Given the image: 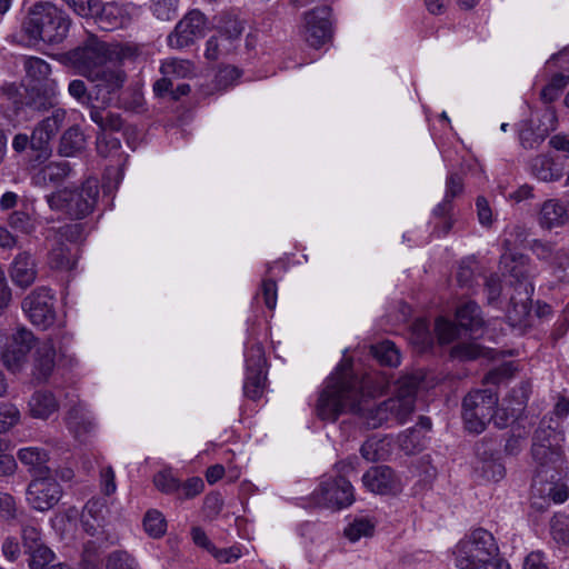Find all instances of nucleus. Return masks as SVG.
I'll use <instances>...</instances> for the list:
<instances>
[{
	"instance_id": "nucleus-39",
	"label": "nucleus",
	"mask_w": 569,
	"mask_h": 569,
	"mask_svg": "<svg viewBox=\"0 0 569 569\" xmlns=\"http://www.w3.org/2000/svg\"><path fill=\"white\" fill-rule=\"evenodd\" d=\"M24 70L29 82H56L49 78L51 72L50 64L37 57H29L24 61Z\"/></svg>"
},
{
	"instance_id": "nucleus-13",
	"label": "nucleus",
	"mask_w": 569,
	"mask_h": 569,
	"mask_svg": "<svg viewBox=\"0 0 569 569\" xmlns=\"http://www.w3.org/2000/svg\"><path fill=\"white\" fill-rule=\"evenodd\" d=\"M62 497V488L52 475L36 476L27 488V500L38 511L52 509Z\"/></svg>"
},
{
	"instance_id": "nucleus-49",
	"label": "nucleus",
	"mask_w": 569,
	"mask_h": 569,
	"mask_svg": "<svg viewBox=\"0 0 569 569\" xmlns=\"http://www.w3.org/2000/svg\"><path fill=\"white\" fill-rule=\"evenodd\" d=\"M100 563V546L91 540L86 542L81 555V569H98Z\"/></svg>"
},
{
	"instance_id": "nucleus-41",
	"label": "nucleus",
	"mask_w": 569,
	"mask_h": 569,
	"mask_svg": "<svg viewBox=\"0 0 569 569\" xmlns=\"http://www.w3.org/2000/svg\"><path fill=\"white\" fill-rule=\"evenodd\" d=\"M375 358L383 366L396 367L400 363V355L395 343L382 342L371 348Z\"/></svg>"
},
{
	"instance_id": "nucleus-31",
	"label": "nucleus",
	"mask_w": 569,
	"mask_h": 569,
	"mask_svg": "<svg viewBox=\"0 0 569 569\" xmlns=\"http://www.w3.org/2000/svg\"><path fill=\"white\" fill-rule=\"evenodd\" d=\"M527 257L519 254H503L500 259V269L508 273L515 281L513 288L520 287L523 282H530L526 267Z\"/></svg>"
},
{
	"instance_id": "nucleus-52",
	"label": "nucleus",
	"mask_w": 569,
	"mask_h": 569,
	"mask_svg": "<svg viewBox=\"0 0 569 569\" xmlns=\"http://www.w3.org/2000/svg\"><path fill=\"white\" fill-rule=\"evenodd\" d=\"M57 237L56 241H62V239L69 242H78L83 239L84 224L83 223H67L54 231Z\"/></svg>"
},
{
	"instance_id": "nucleus-21",
	"label": "nucleus",
	"mask_w": 569,
	"mask_h": 569,
	"mask_svg": "<svg viewBox=\"0 0 569 569\" xmlns=\"http://www.w3.org/2000/svg\"><path fill=\"white\" fill-rule=\"evenodd\" d=\"M32 357V377L39 383L47 382L53 375L57 362V351L51 339L36 343Z\"/></svg>"
},
{
	"instance_id": "nucleus-58",
	"label": "nucleus",
	"mask_w": 569,
	"mask_h": 569,
	"mask_svg": "<svg viewBox=\"0 0 569 569\" xmlns=\"http://www.w3.org/2000/svg\"><path fill=\"white\" fill-rule=\"evenodd\" d=\"M22 546L24 549V553L37 549L40 546H44L41 542V533L34 527H24L22 529Z\"/></svg>"
},
{
	"instance_id": "nucleus-27",
	"label": "nucleus",
	"mask_w": 569,
	"mask_h": 569,
	"mask_svg": "<svg viewBox=\"0 0 569 569\" xmlns=\"http://www.w3.org/2000/svg\"><path fill=\"white\" fill-rule=\"evenodd\" d=\"M106 109L99 103V106L91 107V111H89V118L99 127L101 134L123 130L124 136H127L129 127H126L122 117L119 113L106 111Z\"/></svg>"
},
{
	"instance_id": "nucleus-46",
	"label": "nucleus",
	"mask_w": 569,
	"mask_h": 569,
	"mask_svg": "<svg viewBox=\"0 0 569 569\" xmlns=\"http://www.w3.org/2000/svg\"><path fill=\"white\" fill-rule=\"evenodd\" d=\"M568 84L569 76L563 73H556L551 78L550 82L541 90V99L545 102L555 101Z\"/></svg>"
},
{
	"instance_id": "nucleus-40",
	"label": "nucleus",
	"mask_w": 569,
	"mask_h": 569,
	"mask_svg": "<svg viewBox=\"0 0 569 569\" xmlns=\"http://www.w3.org/2000/svg\"><path fill=\"white\" fill-rule=\"evenodd\" d=\"M26 555L28 556L27 561L30 569H48L53 565L56 559L53 551L46 545L40 546Z\"/></svg>"
},
{
	"instance_id": "nucleus-42",
	"label": "nucleus",
	"mask_w": 569,
	"mask_h": 569,
	"mask_svg": "<svg viewBox=\"0 0 569 569\" xmlns=\"http://www.w3.org/2000/svg\"><path fill=\"white\" fill-rule=\"evenodd\" d=\"M487 353L486 349L475 342H458L450 350L451 358L462 361L478 359Z\"/></svg>"
},
{
	"instance_id": "nucleus-51",
	"label": "nucleus",
	"mask_w": 569,
	"mask_h": 569,
	"mask_svg": "<svg viewBox=\"0 0 569 569\" xmlns=\"http://www.w3.org/2000/svg\"><path fill=\"white\" fill-rule=\"evenodd\" d=\"M552 268L555 277L560 282L569 284V252L566 249L557 250Z\"/></svg>"
},
{
	"instance_id": "nucleus-37",
	"label": "nucleus",
	"mask_w": 569,
	"mask_h": 569,
	"mask_svg": "<svg viewBox=\"0 0 569 569\" xmlns=\"http://www.w3.org/2000/svg\"><path fill=\"white\" fill-rule=\"evenodd\" d=\"M182 68L181 63L178 62H170L166 63L161 67V72L163 73V77L158 79L153 83V92L157 97L163 98V97H170L173 92V80L169 78V74H180V69Z\"/></svg>"
},
{
	"instance_id": "nucleus-36",
	"label": "nucleus",
	"mask_w": 569,
	"mask_h": 569,
	"mask_svg": "<svg viewBox=\"0 0 569 569\" xmlns=\"http://www.w3.org/2000/svg\"><path fill=\"white\" fill-rule=\"evenodd\" d=\"M49 264L52 269L71 270L76 264V259L67 244L62 241H56L49 252Z\"/></svg>"
},
{
	"instance_id": "nucleus-57",
	"label": "nucleus",
	"mask_w": 569,
	"mask_h": 569,
	"mask_svg": "<svg viewBox=\"0 0 569 569\" xmlns=\"http://www.w3.org/2000/svg\"><path fill=\"white\" fill-rule=\"evenodd\" d=\"M9 224L22 233L32 232L34 226L30 216L23 211H14L9 217Z\"/></svg>"
},
{
	"instance_id": "nucleus-9",
	"label": "nucleus",
	"mask_w": 569,
	"mask_h": 569,
	"mask_svg": "<svg viewBox=\"0 0 569 569\" xmlns=\"http://www.w3.org/2000/svg\"><path fill=\"white\" fill-rule=\"evenodd\" d=\"M498 395L491 389L475 390L469 392L462 401V418L466 428L476 433L486 429L491 422L492 411L498 406Z\"/></svg>"
},
{
	"instance_id": "nucleus-29",
	"label": "nucleus",
	"mask_w": 569,
	"mask_h": 569,
	"mask_svg": "<svg viewBox=\"0 0 569 569\" xmlns=\"http://www.w3.org/2000/svg\"><path fill=\"white\" fill-rule=\"evenodd\" d=\"M72 169L68 161L50 162L41 168L34 176L33 182L37 186L60 184L71 173Z\"/></svg>"
},
{
	"instance_id": "nucleus-7",
	"label": "nucleus",
	"mask_w": 569,
	"mask_h": 569,
	"mask_svg": "<svg viewBox=\"0 0 569 569\" xmlns=\"http://www.w3.org/2000/svg\"><path fill=\"white\" fill-rule=\"evenodd\" d=\"M536 469L532 477V492L539 496H550L553 502H563L568 498V487L565 482L567 477L563 456L560 461L552 462L551 459L535 461Z\"/></svg>"
},
{
	"instance_id": "nucleus-63",
	"label": "nucleus",
	"mask_w": 569,
	"mask_h": 569,
	"mask_svg": "<svg viewBox=\"0 0 569 569\" xmlns=\"http://www.w3.org/2000/svg\"><path fill=\"white\" fill-rule=\"evenodd\" d=\"M220 38L221 37H219V36H212L207 41V48H206L204 56L208 60L216 61L223 53H227L230 50L229 48H224L221 46V43L219 41Z\"/></svg>"
},
{
	"instance_id": "nucleus-10",
	"label": "nucleus",
	"mask_w": 569,
	"mask_h": 569,
	"mask_svg": "<svg viewBox=\"0 0 569 569\" xmlns=\"http://www.w3.org/2000/svg\"><path fill=\"white\" fill-rule=\"evenodd\" d=\"M37 338L26 327H19L8 335L1 346L0 358L11 372H20L28 362L30 351L36 347Z\"/></svg>"
},
{
	"instance_id": "nucleus-11",
	"label": "nucleus",
	"mask_w": 569,
	"mask_h": 569,
	"mask_svg": "<svg viewBox=\"0 0 569 569\" xmlns=\"http://www.w3.org/2000/svg\"><path fill=\"white\" fill-rule=\"evenodd\" d=\"M311 499L315 505L336 510L349 507L355 501V489L342 476L321 481Z\"/></svg>"
},
{
	"instance_id": "nucleus-47",
	"label": "nucleus",
	"mask_w": 569,
	"mask_h": 569,
	"mask_svg": "<svg viewBox=\"0 0 569 569\" xmlns=\"http://www.w3.org/2000/svg\"><path fill=\"white\" fill-rule=\"evenodd\" d=\"M373 530L375 525L368 518H357L345 529V535L350 541H357L372 536Z\"/></svg>"
},
{
	"instance_id": "nucleus-62",
	"label": "nucleus",
	"mask_w": 569,
	"mask_h": 569,
	"mask_svg": "<svg viewBox=\"0 0 569 569\" xmlns=\"http://www.w3.org/2000/svg\"><path fill=\"white\" fill-rule=\"evenodd\" d=\"M532 251L537 254V257L541 260H555L557 248L555 244L550 242H545L541 240H535L532 243Z\"/></svg>"
},
{
	"instance_id": "nucleus-15",
	"label": "nucleus",
	"mask_w": 569,
	"mask_h": 569,
	"mask_svg": "<svg viewBox=\"0 0 569 569\" xmlns=\"http://www.w3.org/2000/svg\"><path fill=\"white\" fill-rule=\"evenodd\" d=\"M207 24L206 16L197 9L189 11L168 36V46L173 49H183L194 44L204 37Z\"/></svg>"
},
{
	"instance_id": "nucleus-23",
	"label": "nucleus",
	"mask_w": 569,
	"mask_h": 569,
	"mask_svg": "<svg viewBox=\"0 0 569 569\" xmlns=\"http://www.w3.org/2000/svg\"><path fill=\"white\" fill-rule=\"evenodd\" d=\"M37 276V263L32 256L27 251L20 252L10 267V278L13 284L24 290L33 284Z\"/></svg>"
},
{
	"instance_id": "nucleus-44",
	"label": "nucleus",
	"mask_w": 569,
	"mask_h": 569,
	"mask_svg": "<svg viewBox=\"0 0 569 569\" xmlns=\"http://www.w3.org/2000/svg\"><path fill=\"white\" fill-rule=\"evenodd\" d=\"M69 94L74 98L79 103L89 108L91 111V107H96L93 103L94 93L93 88L89 90L84 81L80 79L72 80L68 86Z\"/></svg>"
},
{
	"instance_id": "nucleus-25",
	"label": "nucleus",
	"mask_w": 569,
	"mask_h": 569,
	"mask_svg": "<svg viewBox=\"0 0 569 569\" xmlns=\"http://www.w3.org/2000/svg\"><path fill=\"white\" fill-rule=\"evenodd\" d=\"M362 483L371 492L386 495L393 487V471L388 466L371 467L362 476Z\"/></svg>"
},
{
	"instance_id": "nucleus-19",
	"label": "nucleus",
	"mask_w": 569,
	"mask_h": 569,
	"mask_svg": "<svg viewBox=\"0 0 569 569\" xmlns=\"http://www.w3.org/2000/svg\"><path fill=\"white\" fill-rule=\"evenodd\" d=\"M330 12L328 6H321L305 14L306 40L311 47L319 48L331 37Z\"/></svg>"
},
{
	"instance_id": "nucleus-24",
	"label": "nucleus",
	"mask_w": 569,
	"mask_h": 569,
	"mask_svg": "<svg viewBox=\"0 0 569 569\" xmlns=\"http://www.w3.org/2000/svg\"><path fill=\"white\" fill-rule=\"evenodd\" d=\"M557 122V117L553 110L547 109L542 114V123H550V128L533 127L532 120L527 122L519 132V140L523 148L535 149L539 147L547 138L549 130H553V123Z\"/></svg>"
},
{
	"instance_id": "nucleus-5",
	"label": "nucleus",
	"mask_w": 569,
	"mask_h": 569,
	"mask_svg": "<svg viewBox=\"0 0 569 569\" xmlns=\"http://www.w3.org/2000/svg\"><path fill=\"white\" fill-rule=\"evenodd\" d=\"M457 323L445 318H438L435 331L440 343H450L457 338L477 339L481 336L485 320L480 307L475 301H468L457 308Z\"/></svg>"
},
{
	"instance_id": "nucleus-54",
	"label": "nucleus",
	"mask_w": 569,
	"mask_h": 569,
	"mask_svg": "<svg viewBox=\"0 0 569 569\" xmlns=\"http://www.w3.org/2000/svg\"><path fill=\"white\" fill-rule=\"evenodd\" d=\"M481 472L487 480L497 482L505 477L506 468L501 458L488 459V461H482Z\"/></svg>"
},
{
	"instance_id": "nucleus-22",
	"label": "nucleus",
	"mask_w": 569,
	"mask_h": 569,
	"mask_svg": "<svg viewBox=\"0 0 569 569\" xmlns=\"http://www.w3.org/2000/svg\"><path fill=\"white\" fill-rule=\"evenodd\" d=\"M532 293L533 284L531 282H523L520 287L515 288L507 310V318L511 326L522 325L530 316Z\"/></svg>"
},
{
	"instance_id": "nucleus-55",
	"label": "nucleus",
	"mask_w": 569,
	"mask_h": 569,
	"mask_svg": "<svg viewBox=\"0 0 569 569\" xmlns=\"http://www.w3.org/2000/svg\"><path fill=\"white\" fill-rule=\"evenodd\" d=\"M178 0H158L152 6L153 14L161 21H169L176 17Z\"/></svg>"
},
{
	"instance_id": "nucleus-60",
	"label": "nucleus",
	"mask_w": 569,
	"mask_h": 569,
	"mask_svg": "<svg viewBox=\"0 0 569 569\" xmlns=\"http://www.w3.org/2000/svg\"><path fill=\"white\" fill-rule=\"evenodd\" d=\"M513 375V366L511 362L501 365L498 368L490 370L486 375V381L489 383H500L502 380L510 378Z\"/></svg>"
},
{
	"instance_id": "nucleus-38",
	"label": "nucleus",
	"mask_w": 569,
	"mask_h": 569,
	"mask_svg": "<svg viewBox=\"0 0 569 569\" xmlns=\"http://www.w3.org/2000/svg\"><path fill=\"white\" fill-rule=\"evenodd\" d=\"M531 170L542 181L557 180L561 176L560 168L547 156H537L532 160Z\"/></svg>"
},
{
	"instance_id": "nucleus-1",
	"label": "nucleus",
	"mask_w": 569,
	"mask_h": 569,
	"mask_svg": "<svg viewBox=\"0 0 569 569\" xmlns=\"http://www.w3.org/2000/svg\"><path fill=\"white\" fill-rule=\"evenodd\" d=\"M321 420L335 422L341 415L350 412L361 417L370 429L395 420L403 423L413 412V400L389 398L373 405L369 393L363 391L362 381L352 372L350 361H342L327 381L317 406Z\"/></svg>"
},
{
	"instance_id": "nucleus-12",
	"label": "nucleus",
	"mask_w": 569,
	"mask_h": 569,
	"mask_svg": "<svg viewBox=\"0 0 569 569\" xmlns=\"http://www.w3.org/2000/svg\"><path fill=\"white\" fill-rule=\"evenodd\" d=\"M54 297L48 287H37L21 302L22 310L36 327L48 329L56 321Z\"/></svg>"
},
{
	"instance_id": "nucleus-6",
	"label": "nucleus",
	"mask_w": 569,
	"mask_h": 569,
	"mask_svg": "<svg viewBox=\"0 0 569 569\" xmlns=\"http://www.w3.org/2000/svg\"><path fill=\"white\" fill-rule=\"evenodd\" d=\"M112 54L108 43L99 40L94 34H89L80 46L64 52L61 56V61L74 68L80 76L87 79L108 62L126 58L112 57Z\"/></svg>"
},
{
	"instance_id": "nucleus-34",
	"label": "nucleus",
	"mask_w": 569,
	"mask_h": 569,
	"mask_svg": "<svg viewBox=\"0 0 569 569\" xmlns=\"http://www.w3.org/2000/svg\"><path fill=\"white\" fill-rule=\"evenodd\" d=\"M567 218L565 206L555 199L545 201L539 214L540 224L547 229L563 224Z\"/></svg>"
},
{
	"instance_id": "nucleus-61",
	"label": "nucleus",
	"mask_w": 569,
	"mask_h": 569,
	"mask_svg": "<svg viewBox=\"0 0 569 569\" xmlns=\"http://www.w3.org/2000/svg\"><path fill=\"white\" fill-rule=\"evenodd\" d=\"M485 290L487 292V300L489 305L495 303L502 291L500 278L497 274H490L486 278Z\"/></svg>"
},
{
	"instance_id": "nucleus-45",
	"label": "nucleus",
	"mask_w": 569,
	"mask_h": 569,
	"mask_svg": "<svg viewBox=\"0 0 569 569\" xmlns=\"http://www.w3.org/2000/svg\"><path fill=\"white\" fill-rule=\"evenodd\" d=\"M425 437L426 436L421 432V429L412 427L399 436V443L406 453L412 455L416 451L421 450Z\"/></svg>"
},
{
	"instance_id": "nucleus-20",
	"label": "nucleus",
	"mask_w": 569,
	"mask_h": 569,
	"mask_svg": "<svg viewBox=\"0 0 569 569\" xmlns=\"http://www.w3.org/2000/svg\"><path fill=\"white\" fill-rule=\"evenodd\" d=\"M79 16L93 19L101 30L111 31L120 24L122 9L116 2L103 3L101 0H89Z\"/></svg>"
},
{
	"instance_id": "nucleus-4",
	"label": "nucleus",
	"mask_w": 569,
	"mask_h": 569,
	"mask_svg": "<svg viewBox=\"0 0 569 569\" xmlns=\"http://www.w3.org/2000/svg\"><path fill=\"white\" fill-rule=\"evenodd\" d=\"M99 187L97 181L87 180L76 186L64 187L46 197L51 210L59 211L71 220H82L91 214L97 206Z\"/></svg>"
},
{
	"instance_id": "nucleus-17",
	"label": "nucleus",
	"mask_w": 569,
	"mask_h": 569,
	"mask_svg": "<svg viewBox=\"0 0 569 569\" xmlns=\"http://www.w3.org/2000/svg\"><path fill=\"white\" fill-rule=\"evenodd\" d=\"M560 435L550 427L541 421L532 436L531 456L533 461H545V459H551V461H560V456H563L561 447L559 445Z\"/></svg>"
},
{
	"instance_id": "nucleus-43",
	"label": "nucleus",
	"mask_w": 569,
	"mask_h": 569,
	"mask_svg": "<svg viewBox=\"0 0 569 569\" xmlns=\"http://www.w3.org/2000/svg\"><path fill=\"white\" fill-rule=\"evenodd\" d=\"M143 528L150 537L160 538L166 533L167 521L160 511L149 510L143 518Z\"/></svg>"
},
{
	"instance_id": "nucleus-50",
	"label": "nucleus",
	"mask_w": 569,
	"mask_h": 569,
	"mask_svg": "<svg viewBox=\"0 0 569 569\" xmlns=\"http://www.w3.org/2000/svg\"><path fill=\"white\" fill-rule=\"evenodd\" d=\"M106 569H138L136 560L123 550L112 551L106 562Z\"/></svg>"
},
{
	"instance_id": "nucleus-2",
	"label": "nucleus",
	"mask_w": 569,
	"mask_h": 569,
	"mask_svg": "<svg viewBox=\"0 0 569 569\" xmlns=\"http://www.w3.org/2000/svg\"><path fill=\"white\" fill-rule=\"evenodd\" d=\"M453 555L458 569H509L493 535L483 528L460 540Z\"/></svg>"
},
{
	"instance_id": "nucleus-35",
	"label": "nucleus",
	"mask_w": 569,
	"mask_h": 569,
	"mask_svg": "<svg viewBox=\"0 0 569 569\" xmlns=\"http://www.w3.org/2000/svg\"><path fill=\"white\" fill-rule=\"evenodd\" d=\"M503 438L499 435H487L475 446V452L481 461L501 458Z\"/></svg>"
},
{
	"instance_id": "nucleus-26",
	"label": "nucleus",
	"mask_w": 569,
	"mask_h": 569,
	"mask_svg": "<svg viewBox=\"0 0 569 569\" xmlns=\"http://www.w3.org/2000/svg\"><path fill=\"white\" fill-rule=\"evenodd\" d=\"M64 423L76 439L89 435L94 429V423L81 405L70 407L64 416Z\"/></svg>"
},
{
	"instance_id": "nucleus-53",
	"label": "nucleus",
	"mask_w": 569,
	"mask_h": 569,
	"mask_svg": "<svg viewBox=\"0 0 569 569\" xmlns=\"http://www.w3.org/2000/svg\"><path fill=\"white\" fill-rule=\"evenodd\" d=\"M552 538L562 543H569V519L566 516H556L550 521Z\"/></svg>"
},
{
	"instance_id": "nucleus-64",
	"label": "nucleus",
	"mask_w": 569,
	"mask_h": 569,
	"mask_svg": "<svg viewBox=\"0 0 569 569\" xmlns=\"http://www.w3.org/2000/svg\"><path fill=\"white\" fill-rule=\"evenodd\" d=\"M83 530L91 537L100 540L104 536V521L92 520L91 518L81 517L80 519Z\"/></svg>"
},
{
	"instance_id": "nucleus-16",
	"label": "nucleus",
	"mask_w": 569,
	"mask_h": 569,
	"mask_svg": "<svg viewBox=\"0 0 569 569\" xmlns=\"http://www.w3.org/2000/svg\"><path fill=\"white\" fill-rule=\"evenodd\" d=\"M66 119V110L56 109L50 117L40 121L30 137V148L38 152L36 160L43 162L51 154L50 140L58 133Z\"/></svg>"
},
{
	"instance_id": "nucleus-14",
	"label": "nucleus",
	"mask_w": 569,
	"mask_h": 569,
	"mask_svg": "<svg viewBox=\"0 0 569 569\" xmlns=\"http://www.w3.org/2000/svg\"><path fill=\"white\" fill-rule=\"evenodd\" d=\"M267 379L266 357L261 343H253L246 353V380L243 386L244 396L257 400L262 396Z\"/></svg>"
},
{
	"instance_id": "nucleus-28",
	"label": "nucleus",
	"mask_w": 569,
	"mask_h": 569,
	"mask_svg": "<svg viewBox=\"0 0 569 569\" xmlns=\"http://www.w3.org/2000/svg\"><path fill=\"white\" fill-rule=\"evenodd\" d=\"M29 413L36 419H48L59 409V402L54 395L49 390H39L33 392L28 402Z\"/></svg>"
},
{
	"instance_id": "nucleus-32",
	"label": "nucleus",
	"mask_w": 569,
	"mask_h": 569,
	"mask_svg": "<svg viewBox=\"0 0 569 569\" xmlns=\"http://www.w3.org/2000/svg\"><path fill=\"white\" fill-rule=\"evenodd\" d=\"M19 460L30 467L32 477L50 473L52 470L47 466L48 453L39 448H23L18 452Z\"/></svg>"
},
{
	"instance_id": "nucleus-8",
	"label": "nucleus",
	"mask_w": 569,
	"mask_h": 569,
	"mask_svg": "<svg viewBox=\"0 0 569 569\" xmlns=\"http://www.w3.org/2000/svg\"><path fill=\"white\" fill-rule=\"evenodd\" d=\"M122 59L108 62L87 79L92 83L94 100L103 108L114 104L127 81V73L121 66Z\"/></svg>"
},
{
	"instance_id": "nucleus-48",
	"label": "nucleus",
	"mask_w": 569,
	"mask_h": 569,
	"mask_svg": "<svg viewBox=\"0 0 569 569\" xmlns=\"http://www.w3.org/2000/svg\"><path fill=\"white\" fill-rule=\"evenodd\" d=\"M20 421L19 409L10 402L0 403V433L9 431Z\"/></svg>"
},
{
	"instance_id": "nucleus-3",
	"label": "nucleus",
	"mask_w": 569,
	"mask_h": 569,
	"mask_svg": "<svg viewBox=\"0 0 569 569\" xmlns=\"http://www.w3.org/2000/svg\"><path fill=\"white\" fill-rule=\"evenodd\" d=\"M69 16L52 2H37L28 11L22 28L29 38L49 44L61 43L70 29Z\"/></svg>"
},
{
	"instance_id": "nucleus-59",
	"label": "nucleus",
	"mask_w": 569,
	"mask_h": 569,
	"mask_svg": "<svg viewBox=\"0 0 569 569\" xmlns=\"http://www.w3.org/2000/svg\"><path fill=\"white\" fill-rule=\"evenodd\" d=\"M97 140L98 152L102 157H108L112 151H118L121 148L120 140L107 133L99 134Z\"/></svg>"
},
{
	"instance_id": "nucleus-56",
	"label": "nucleus",
	"mask_w": 569,
	"mask_h": 569,
	"mask_svg": "<svg viewBox=\"0 0 569 569\" xmlns=\"http://www.w3.org/2000/svg\"><path fill=\"white\" fill-rule=\"evenodd\" d=\"M154 486L164 493H173L181 487L178 479L170 472H159L153 478Z\"/></svg>"
},
{
	"instance_id": "nucleus-33",
	"label": "nucleus",
	"mask_w": 569,
	"mask_h": 569,
	"mask_svg": "<svg viewBox=\"0 0 569 569\" xmlns=\"http://www.w3.org/2000/svg\"><path fill=\"white\" fill-rule=\"evenodd\" d=\"M86 139L78 126H72L60 138L58 153L62 157H72L83 150Z\"/></svg>"
},
{
	"instance_id": "nucleus-18",
	"label": "nucleus",
	"mask_w": 569,
	"mask_h": 569,
	"mask_svg": "<svg viewBox=\"0 0 569 569\" xmlns=\"http://www.w3.org/2000/svg\"><path fill=\"white\" fill-rule=\"evenodd\" d=\"M58 104L56 82H28L23 89L20 107L33 111H48Z\"/></svg>"
},
{
	"instance_id": "nucleus-30",
	"label": "nucleus",
	"mask_w": 569,
	"mask_h": 569,
	"mask_svg": "<svg viewBox=\"0 0 569 569\" xmlns=\"http://www.w3.org/2000/svg\"><path fill=\"white\" fill-rule=\"evenodd\" d=\"M246 21L240 19L239 16L231 11L222 12L216 24V30L219 37L232 43L239 40L244 31Z\"/></svg>"
}]
</instances>
